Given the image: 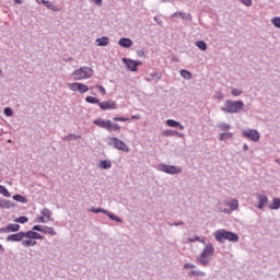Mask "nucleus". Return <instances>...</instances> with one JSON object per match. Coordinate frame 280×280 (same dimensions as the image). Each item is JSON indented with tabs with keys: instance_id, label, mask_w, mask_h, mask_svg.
I'll return each mask as SVG.
<instances>
[{
	"instance_id": "obj_1",
	"label": "nucleus",
	"mask_w": 280,
	"mask_h": 280,
	"mask_svg": "<svg viewBox=\"0 0 280 280\" xmlns=\"http://www.w3.org/2000/svg\"><path fill=\"white\" fill-rule=\"evenodd\" d=\"M215 255V248L213 247V244H207L205 248L202 249L200 256L197 258L198 264L201 266H209L211 262V258Z\"/></svg>"
},
{
	"instance_id": "obj_2",
	"label": "nucleus",
	"mask_w": 280,
	"mask_h": 280,
	"mask_svg": "<svg viewBox=\"0 0 280 280\" xmlns=\"http://www.w3.org/2000/svg\"><path fill=\"white\" fill-rule=\"evenodd\" d=\"M213 236L217 242H220L221 244L226 240L228 242H240V236H237V234L229 232L226 230H218L214 232Z\"/></svg>"
},
{
	"instance_id": "obj_3",
	"label": "nucleus",
	"mask_w": 280,
	"mask_h": 280,
	"mask_svg": "<svg viewBox=\"0 0 280 280\" xmlns=\"http://www.w3.org/2000/svg\"><path fill=\"white\" fill-rule=\"evenodd\" d=\"M73 80H89L93 78V70L89 67H81L72 72Z\"/></svg>"
},
{
	"instance_id": "obj_4",
	"label": "nucleus",
	"mask_w": 280,
	"mask_h": 280,
	"mask_svg": "<svg viewBox=\"0 0 280 280\" xmlns=\"http://www.w3.org/2000/svg\"><path fill=\"white\" fill-rule=\"evenodd\" d=\"M242 108H244V102L228 100L225 102V107H223L222 110L224 113L233 114V113H240V110H242Z\"/></svg>"
},
{
	"instance_id": "obj_5",
	"label": "nucleus",
	"mask_w": 280,
	"mask_h": 280,
	"mask_svg": "<svg viewBox=\"0 0 280 280\" xmlns=\"http://www.w3.org/2000/svg\"><path fill=\"white\" fill-rule=\"evenodd\" d=\"M242 135L245 139H248L249 141H253L254 143H257V141H259V139H261L259 131H257L255 129H245L242 131Z\"/></svg>"
},
{
	"instance_id": "obj_6",
	"label": "nucleus",
	"mask_w": 280,
	"mask_h": 280,
	"mask_svg": "<svg viewBox=\"0 0 280 280\" xmlns=\"http://www.w3.org/2000/svg\"><path fill=\"white\" fill-rule=\"evenodd\" d=\"M68 89L70 91H73L74 93H88L89 91V85L80 82H74V83H68Z\"/></svg>"
},
{
	"instance_id": "obj_7",
	"label": "nucleus",
	"mask_w": 280,
	"mask_h": 280,
	"mask_svg": "<svg viewBox=\"0 0 280 280\" xmlns=\"http://www.w3.org/2000/svg\"><path fill=\"white\" fill-rule=\"evenodd\" d=\"M159 170L160 172H165V174H180L183 172V168L167 164H160Z\"/></svg>"
},
{
	"instance_id": "obj_8",
	"label": "nucleus",
	"mask_w": 280,
	"mask_h": 280,
	"mask_svg": "<svg viewBox=\"0 0 280 280\" xmlns=\"http://www.w3.org/2000/svg\"><path fill=\"white\" fill-rule=\"evenodd\" d=\"M112 145L116 148V150H120V152H130V148H128V144L126 142L119 140L118 138H110Z\"/></svg>"
},
{
	"instance_id": "obj_9",
	"label": "nucleus",
	"mask_w": 280,
	"mask_h": 280,
	"mask_svg": "<svg viewBox=\"0 0 280 280\" xmlns=\"http://www.w3.org/2000/svg\"><path fill=\"white\" fill-rule=\"evenodd\" d=\"M101 110H117V102L107 100L98 103Z\"/></svg>"
},
{
	"instance_id": "obj_10",
	"label": "nucleus",
	"mask_w": 280,
	"mask_h": 280,
	"mask_svg": "<svg viewBox=\"0 0 280 280\" xmlns=\"http://www.w3.org/2000/svg\"><path fill=\"white\" fill-rule=\"evenodd\" d=\"M122 62L129 71H137V67H141L143 65L141 61H135L128 58H122Z\"/></svg>"
},
{
	"instance_id": "obj_11",
	"label": "nucleus",
	"mask_w": 280,
	"mask_h": 280,
	"mask_svg": "<svg viewBox=\"0 0 280 280\" xmlns=\"http://www.w3.org/2000/svg\"><path fill=\"white\" fill-rule=\"evenodd\" d=\"M20 229H21V225L10 223L9 225L1 228L0 233H16L18 231H20Z\"/></svg>"
},
{
	"instance_id": "obj_12",
	"label": "nucleus",
	"mask_w": 280,
	"mask_h": 280,
	"mask_svg": "<svg viewBox=\"0 0 280 280\" xmlns=\"http://www.w3.org/2000/svg\"><path fill=\"white\" fill-rule=\"evenodd\" d=\"M25 238V232H18L7 237L8 242H22Z\"/></svg>"
},
{
	"instance_id": "obj_13",
	"label": "nucleus",
	"mask_w": 280,
	"mask_h": 280,
	"mask_svg": "<svg viewBox=\"0 0 280 280\" xmlns=\"http://www.w3.org/2000/svg\"><path fill=\"white\" fill-rule=\"evenodd\" d=\"M93 124H95V126H98V128H105V130H108V128H110V120L95 119Z\"/></svg>"
},
{
	"instance_id": "obj_14",
	"label": "nucleus",
	"mask_w": 280,
	"mask_h": 280,
	"mask_svg": "<svg viewBox=\"0 0 280 280\" xmlns=\"http://www.w3.org/2000/svg\"><path fill=\"white\" fill-rule=\"evenodd\" d=\"M24 237H26L27 240H33V241L34 240H43V235H40L34 231L24 232Z\"/></svg>"
},
{
	"instance_id": "obj_15",
	"label": "nucleus",
	"mask_w": 280,
	"mask_h": 280,
	"mask_svg": "<svg viewBox=\"0 0 280 280\" xmlns=\"http://www.w3.org/2000/svg\"><path fill=\"white\" fill-rule=\"evenodd\" d=\"M258 209H264L266 205H268V196L266 195H258Z\"/></svg>"
},
{
	"instance_id": "obj_16",
	"label": "nucleus",
	"mask_w": 280,
	"mask_h": 280,
	"mask_svg": "<svg viewBox=\"0 0 280 280\" xmlns=\"http://www.w3.org/2000/svg\"><path fill=\"white\" fill-rule=\"evenodd\" d=\"M166 126H170V128H179V130H185V126L173 119L166 120Z\"/></svg>"
},
{
	"instance_id": "obj_17",
	"label": "nucleus",
	"mask_w": 280,
	"mask_h": 280,
	"mask_svg": "<svg viewBox=\"0 0 280 280\" xmlns=\"http://www.w3.org/2000/svg\"><path fill=\"white\" fill-rule=\"evenodd\" d=\"M226 207H230L231 211H235L237 207H240V201L236 199H231L230 201H225Z\"/></svg>"
},
{
	"instance_id": "obj_18",
	"label": "nucleus",
	"mask_w": 280,
	"mask_h": 280,
	"mask_svg": "<svg viewBox=\"0 0 280 280\" xmlns=\"http://www.w3.org/2000/svg\"><path fill=\"white\" fill-rule=\"evenodd\" d=\"M118 45H120V47L128 48L132 45V39L122 37L119 39Z\"/></svg>"
},
{
	"instance_id": "obj_19",
	"label": "nucleus",
	"mask_w": 280,
	"mask_h": 280,
	"mask_svg": "<svg viewBox=\"0 0 280 280\" xmlns=\"http://www.w3.org/2000/svg\"><path fill=\"white\" fill-rule=\"evenodd\" d=\"M96 43L98 47H106V45L109 43V39L108 37H101L96 39Z\"/></svg>"
},
{
	"instance_id": "obj_20",
	"label": "nucleus",
	"mask_w": 280,
	"mask_h": 280,
	"mask_svg": "<svg viewBox=\"0 0 280 280\" xmlns=\"http://www.w3.org/2000/svg\"><path fill=\"white\" fill-rule=\"evenodd\" d=\"M22 246H24L25 248H30V246H36V241L32 238L24 240L22 241Z\"/></svg>"
},
{
	"instance_id": "obj_21",
	"label": "nucleus",
	"mask_w": 280,
	"mask_h": 280,
	"mask_svg": "<svg viewBox=\"0 0 280 280\" xmlns=\"http://www.w3.org/2000/svg\"><path fill=\"white\" fill-rule=\"evenodd\" d=\"M108 132H119V130H121V127L119 126V124H114L109 122V128L107 129Z\"/></svg>"
},
{
	"instance_id": "obj_22",
	"label": "nucleus",
	"mask_w": 280,
	"mask_h": 280,
	"mask_svg": "<svg viewBox=\"0 0 280 280\" xmlns=\"http://www.w3.org/2000/svg\"><path fill=\"white\" fill-rule=\"evenodd\" d=\"M42 233H44V235H56V230H54V228L44 226Z\"/></svg>"
},
{
	"instance_id": "obj_23",
	"label": "nucleus",
	"mask_w": 280,
	"mask_h": 280,
	"mask_svg": "<svg viewBox=\"0 0 280 280\" xmlns=\"http://www.w3.org/2000/svg\"><path fill=\"white\" fill-rule=\"evenodd\" d=\"M85 102H88V104H97L100 106L101 101L95 96H86Z\"/></svg>"
},
{
	"instance_id": "obj_24",
	"label": "nucleus",
	"mask_w": 280,
	"mask_h": 280,
	"mask_svg": "<svg viewBox=\"0 0 280 280\" xmlns=\"http://www.w3.org/2000/svg\"><path fill=\"white\" fill-rule=\"evenodd\" d=\"M189 277H206L207 273H205V271H200V270H191L189 271Z\"/></svg>"
},
{
	"instance_id": "obj_25",
	"label": "nucleus",
	"mask_w": 280,
	"mask_h": 280,
	"mask_svg": "<svg viewBox=\"0 0 280 280\" xmlns=\"http://www.w3.org/2000/svg\"><path fill=\"white\" fill-rule=\"evenodd\" d=\"M226 139H233V133H231V132H223L219 137V141H226Z\"/></svg>"
},
{
	"instance_id": "obj_26",
	"label": "nucleus",
	"mask_w": 280,
	"mask_h": 280,
	"mask_svg": "<svg viewBox=\"0 0 280 280\" xmlns=\"http://www.w3.org/2000/svg\"><path fill=\"white\" fill-rule=\"evenodd\" d=\"M218 128L221 129L223 132H229V130H231V125L226 122H221L218 125Z\"/></svg>"
},
{
	"instance_id": "obj_27",
	"label": "nucleus",
	"mask_w": 280,
	"mask_h": 280,
	"mask_svg": "<svg viewBox=\"0 0 280 280\" xmlns=\"http://www.w3.org/2000/svg\"><path fill=\"white\" fill-rule=\"evenodd\" d=\"M13 200H15L16 202H22L23 205H25V202H27V198H25L22 195H14Z\"/></svg>"
},
{
	"instance_id": "obj_28",
	"label": "nucleus",
	"mask_w": 280,
	"mask_h": 280,
	"mask_svg": "<svg viewBox=\"0 0 280 280\" xmlns=\"http://www.w3.org/2000/svg\"><path fill=\"white\" fill-rule=\"evenodd\" d=\"M44 218H46L47 222H49L51 220V210L50 209H47L45 208L43 211H42Z\"/></svg>"
},
{
	"instance_id": "obj_29",
	"label": "nucleus",
	"mask_w": 280,
	"mask_h": 280,
	"mask_svg": "<svg viewBox=\"0 0 280 280\" xmlns=\"http://www.w3.org/2000/svg\"><path fill=\"white\" fill-rule=\"evenodd\" d=\"M180 75L185 80H191V72H189L188 70H180Z\"/></svg>"
},
{
	"instance_id": "obj_30",
	"label": "nucleus",
	"mask_w": 280,
	"mask_h": 280,
	"mask_svg": "<svg viewBox=\"0 0 280 280\" xmlns=\"http://www.w3.org/2000/svg\"><path fill=\"white\" fill-rule=\"evenodd\" d=\"M269 208L273 209V210L280 209V199L279 198H273V202Z\"/></svg>"
},
{
	"instance_id": "obj_31",
	"label": "nucleus",
	"mask_w": 280,
	"mask_h": 280,
	"mask_svg": "<svg viewBox=\"0 0 280 280\" xmlns=\"http://www.w3.org/2000/svg\"><path fill=\"white\" fill-rule=\"evenodd\" d=\"M197 47L201 49V51H207V43L205 40H199L196 43Z\"/></svg>"
},
{
	"instance_id": "obj_32",
	"label": "nucleus",
	"mask_w": 280,
	"mask_h": 280,
	"mask_svg": "<svg viewBox=\"0 0 280 280\" xmlns=\"http://www.w3.org/2000/svg\"><path fill=\"white\" fill-rule=\"evenodd\" d=\"M164 137H174L176 135H178V137H180V133H178V131H174V130H165L163 132Z\"/></svg>"
},
{
	"instance_id": "obj_33",
	"label": "nucleus",
	"mask_w": 280,
	"mask_h": 280,
	"mask_svg": "<svg viewBox=\"0 0 280 280\" xmlns=\"http://www.w3.org/2000/svg\"><path fill=\"white\" fill-rule=\"evenodd\" d=\"M101 167H102V170H110L112 164H110V162L104 160L101 162Z\"/></svg>"
},
{
	"instance_id": "obj_34",
	"label": "nucleus",
	"mask_w": 280,
	"mask_h": 280,
	"mask_svg": "<svg viewBox=\"0 0 280 280\" xmlns=\"http://www.w3.org/2000/svg\"><path fill=\"white\" fill-rule=\"evenodd\" d=\"M0 194H1L2 196H4L5 198H10V196H12V195L10 194V191H8V190L4 188V186H1V185H0Z\"/></svg>"
},
{
	"instance_id": "obj_35",
	"label": "nucleus",
	"mask_w": 280,
	"mask_h": 280,
	"mask_svg": "<svg viewBox=\"0 0 280 280\" xmlns=\"http://www.w3.org/2000/svg\"><path fill=\"white\" fill-rule=\"evenodd\" d=\"M105 213H106V215H108V218H109L110 220H114L115 222H121V219H119L118 217H116L113 212L106 211Z\"/></svg>"
},
{
	"instance_id": "obj_36",
	"label": "nucleus",
	"mask_w": 280,
	"mask_h": 280,
	"mask_svg": "<svg viewBox=\"0 0 280 280\" xmlns=\"http://www.w3.org/2000/svg\"><path fill=\"white\" fill-rule=\"evenodd\" d=\"M176 16H179L180 19H184V20L187 19V15L183 12H175L172 14V19H176Z\"/></svg>"
},
{
	"instance_id": "obj_37",
	"label": "nucleus",
	"mask_w": 280,
	"mask_h": 280,
	"mask_svg": "<svg viewBox=\"0 0 280 280\" xmlns=\"http://www.w3.org/2000/svg\"><path fill=\"white\" fill-rule=\"evenodd\" d=\"M8 207H10V201L5 199L0 200V209H8Z\"/></svg>"
},
{
	"instance_id": "obj_38",
	"label": "nucleus",
	"mask_w": 280,
	"mask_h": 280,
	"mask_svg": "<svg viewBox=\"0 0 280 280\" xmlns=\"http://www.w3.org/2000/svg\"><path fill=\"white\" fill-rule=\"evenodd\" d=\"M272 25H275V27L280 28V18L276 16L271 20Z\"/></svg>"
},
{
	"instance_id": "obj_39",
	"label": "nucleus",
	"mask_w": 280,
	"mask_h": 280,
	"mask_svg": "<svg viewBox=\"0 0 280 280\" xmlns=\"http://www.w3.org/2000/svg\"><path fill=\"white\" fill-rule=\"evenodd\" d=\"M15 222H19L20 224H25L26 222H28V219L27 217H20L15 219Z\"/></svg>"
},
{
	"instance_id": "obj_40",
	"label": "nucleus",
	"mask_w": 280,
	"mask_h": 280,
	"mask_svg": "<svg viewBox=\"0 0 280 280\" xmlns=\"http://www.w3.org/2000/svg\"><path fill=\"white\" fill-rule=\"evenodd\" d=\"M4 115H5L7 117H12V115H14V112H12V108L5 107V108H4Z\"/></svg>"
},
{
	"instance_id": "obj_41",
	"label": "nucleus",
	"mask_w": 280,
	"mask_h": 280,
	"mask_svg": "<svg viewBox=\"0 0 280 280\" xmlns=\"http://www.w3.org/2000/svg\"><path fill=\"white\" fill-rule=\"evenodd\" d=\"M90 211L92 213H106V210L101 209V208H92V209H90Z\"/></svg>"
},
{
	"instance_id": "obj_42",
	"label": "nucleus",
	"mask_w": 280,
	"mask_h": 280,
	"mask_svg": "<svg viewBox=\"0 0 280 280\" xmlns=\"http://www.w3.org/2000/svg\"><path fill=\"white\" fill-rule=\"evenodd\" d=\"M232 95L234 97H240V95H242V91L241 90H237V89H233L232 90Z\"/></svg>"
},
{
	"instance_id": "obj_43",
	"label": "nucleus",
	"mask_w": 280,
	"mask_h": 280,
	"mask_svg": "<svg viewBox=\"0 0 280 280\" xmlns=\"http://www.w3.org/2000/svg\"><path fill=\"white\" fill-rule=\"evenodd\" d=\"M96 89H98L101 95H106V89L102 85H95Z\"/></svg>"
},
{
	"instance_id": "obj_44",
	"label": "nucleus",
	"mask_w": 280,
	"mask_h": 280,
	"mask_svg": "<svg viewBox=\"0 0 280 280\" xmlns=\"http://www.w3.org/2000/svg\"><path fill=\"white\" fill-rule=\"evenodd\" d=\"M113 119L114 121H130V118L126 117H114Z\"/></svg>"
},
{
	"instance_id": "obj_45",
	"label": "nucleus",
	"mask_w": 280,
	"mask_h": 280,
	"mask_svg": "<svg viewBox=\"0 0 280 280\" xmlns=\"http://www.w3.org/2000/svg\"><path fill=\"white\" fill-rule=\"evenodd\" d=\"M240 1L243 3V5H247V7L253 5V0H240Z\"/></svg>"
},
{
	"instance_id": "obj_46",
	"label": "nucleus",
	"mask_w": 280,
	"mask_h": 280,
	"mask_svg": "<svg viewBox=\"0 0 280 280\" xmlns=\"http://www.w3.org/2000/svg\"><path fill=\"white\" fill-rule=\"evenodd\" d=\"M42 3H43L44 5H46V8H48V10H50V8H52L51 2H49L48 0H42Z\"/></svg>"
},
{
	"instance_id": "obj_47",
	"label": "nucleus",
	"mask_w": 280,
	"mask_h": 280,
	"mask_svg": "<svg viewBox=\"0 0 280 280\" xmlns=\"http://www.w3.org/2000/svg\"><path fill=\"white\" fill-rule=\"evenodd\" d=\"M184 268H185L186 270H189V268H190V269H194V268H196V265H192V264H185V265H184Z\"/></svg>"
},
{
	"instance_id": "obj_48",
	"label": "nucleus",
	"mask_w": 280,
	"mask_h": 280,
	"mask_svg": "<svg viewBox=\"0 0 280 280\" xmlns=\"http://www.w3.org/2000/svg\"><path fill=\"white\" fill-rule=\"evenodd\" d=\"M92 3H95V5H98L100 8H102L103 5V1L102 0H91Z\"/></svg>"
},
{
	"instance_id": "obj_49",
	"label": "nucleus",
	"mask_w": 280,
	"mask_h": 280,
	"mask_svg": "<svg viewBox=\"0 0 280 280\" xmlns=\"http://www.w3.org/2000/svg\"><path fill=\"white\" fill-rule=\"evenodd\" d=\"M36 222L45 223V222H47V219H45V217H39V218L36 219Z\"/></svg>"
},
{
	"instance_id": "obj_50",
	"label": "nucleus",
	"mask_w": 280,
	"mask_h": 280,
	"mask_svg": "<svg viewBox=\"0 0 280 280\" xmlns=\"http://www.w3.org/2000/svg\"><path fill=\"white\" fill-rule=\"evenodd\" d=\"M33 231H38L39 233H43V226L35 225V226H33Z\"/></svg>"
},
{
	"instance_id": "obj_51",
	"label": "nucleus",
	"mask_w": 280,
	"mask_h": 280,
	"mask_svg": "<svg viewBox=\"0 0 280 280\" xmlns=\"http://www.w3.org/2000/svg\"><path fill=\"white\" fill-rule=\"evenodd\" d=\"M67 139H81L80 136H75V135H70L67 137Z\"/></svg>"
},
{
	"instance_id": "obj_52",
	"label": "nucleus",
	"mask_w": 280,
	"mask_h": 280,
	"mask_svg": "<svg viewBox=\"0 0 280 280\" xmlns=\"http://www.w3.org/2000/svg\"><path fill=\"white\" fill-rule=\"evenodd\" d=\"M50 10H52L54 12H58V7L54 5L50 8Z\"/></svg>"
},
{
	"instance_id": "obj_53",
	"label": "nucleus",
	"mask_w": 280,
	"mask_h": 280,
	"mask_svg": "<svg viewBox=\"0 0 280 280\" xmlns=\"http://www.w3.org/2000/svg\"><path fill=\"white\" fill-rule=\"evenodd\" d=\"M131 119H141V116L140 115H133V116H131Z\"/></svg>"
},
{
	"instance_id": "obj_54",
	"label": "nucleus",
	"mask_w": 280,
	"mask_h": 280,
	"mask_svg": "<svg viewBox=\"0 0 280 280\" xmlns=\"http://www.w3.org/2000/svg\"><path fill=\"white\" fill-rule=\"evenodd\" d=\"M190 242H200V237H199V236H197V237H195V238L190 240Z\"/></svg>"
},
{
	"instance_id": "obj_55",
	"label": "nucleus",
	"mask_w": 280,
	"mask_h": 280,
	"mask_svg": "<svg viewBox=\"0 0 280 280\" xmlns=\"http://www.w3.org/2000/svg\"><path fill=\"white\" fill-rule=\"evenodd\" d=\"M243 150H244V152L248 151V144H244Z\"/></svg>"
},
{
	"instance_id": "obj_56",
	"label": "nucleus",
	"mask_w": 280,
	"mask_h": 280,
	"mask_svg": "<svg viewBox=\"0 0 280 280\" xmlns=\"http://www.w3.org/2000/svg\"><path fill=\"white\" fill-rule=\"evenodd\" d=\"M13 1H14V3H18V4L23 3V0H13Z\"/></svg>"
},
{
	"instance_id": "obj_57",
	"label": "nucleus",
	"mask_w": 280,
	"mask_h": 280,
	"mask_svg": "<svg viewBox=\"0 0 280 280\" xmlns=\"http://www.w3.org/2000/svg\"><path fill=\"white\" fill-rule=\"evenodd\" d=\"M183 224H184L183 222L174 223L173 226H180V225H183Z\"/></svg>"
},
{
	"instance_id": "obj_58",
	"label": "nucleus",
	"mask_w": 280,
	"mask_h": 280,
	"mask_svg": "<svg viewBox=\"0 0 280 280\" xmlns=\"http://www.w3.org/2000/svg\"><path fill=\"white\" fill-rule=\"evenodd\" d=\"M0 250H1V252H3V250H4V249H3V245H1V244H0Z\"/></svg>"
},
{
	"instance_id": "obj_59",
	"label": "nucleus",
	"mask_w": 280,
	"mask_h": 280,
	"mask_svg": "<svg viewBox=\"0 0 280 280\" xmlns=\"http://www.w3.org/2000/svg\"><path fill=\"white\" fill-rule=\"evenodd\" d=\"M199 242H200L201 244H205V240H200V238H199Z\"/></svg>"
},
{
	"instance_id": "obj_60",
	"label": "nucleus",
	"mask_w": 280,
	"mask_h": 280,
	"mask_svg": "<svg viewBox=\"0 0 280 280\" xmlns=\"http://www.w3.org/2000/svg\"><path fill=\"white\" fill-rule=\"evenodd\" d=\"M219 100H222V95H221V96H219Z\"/></svg>"
},
{
	"instance_id": "obj_61",
	"label": "nucleus",
	"mask_w": 280,
	"mask_h": 280,
	"mask_svg": "<svg viewBox=\"0 0 280 280\" xmlns=\"http://www.w3.org/2000/svg\"><path fill=\"white\" fill-rule=\"evenodd\" d=\"M223 213H226V210H223Z\"/></svg>"
},
{
	"instance_id": "obj_62",
	"label": "nucleus",
	"mask_w": 280,
	"mask_h": 280,
	"mask_svg": "<svg viewBox=\"0 0 280 280\" xmlns=\"http://www.w3.org/2000/svg\"><path fill=\"white\" fill-rule=\"evenodd\" d=\"M0 75H1V70H0Z\"/></svg>"
}]
</instances>
